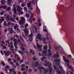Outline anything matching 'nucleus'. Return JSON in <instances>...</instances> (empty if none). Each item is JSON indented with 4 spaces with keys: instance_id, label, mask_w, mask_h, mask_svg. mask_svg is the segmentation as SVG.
<instances>
[{
    "instance_id": "29",
    "label": "nucleus",
    "mask_w": 74,
    "mask_h": 74,
    "mask_svg": "<svg viewBox=\"0 0 74 74\" xmlns=\"http://www.w3.org/2000/svg\"><path fill=\"white\" fill-rule=\"evenodd\" d=\"M10 10H11V7H9L7 9H6V11H10Z\"/></svg>"
},
{
    "instance_id": "26",
    "label": "nucleus",
    "mask_w": 74,
    "mask_h": 74,
    "mask_svg": "<svg viewBox=\"0 0 74 74\" xmlns=\"http://www.w3.org/2000/svg\"><path fill=\"white\" fill-rule=\"evenodd\" d=\"M57 72L58 74H62L61 71H59V70H58V71H57Z\"/></svg>"
},
{
    "instance_id": "30",
    "label": "nucleus",
    "mask_w": 74,
    "mask_h": 74,
    "mask_svg": "<svg viewBox=\"0 0 74 74\" xmlns=\"http://www.w3.org/2000/svg\"><path fill=\"white\" fill-rule=\"evenodd\" d=\"M64 61L65 63H68V62H69V60L67 59H66V60H64Z\"/></svg>"
},
{
    "instance_id": "17",
    "label": "nucleus",
    "mask_w": 74,
    "mask_h": 74,
    "mask_svg": "<svg viewBox=\"0 0 74 74\" xmlns=\"http://www.w3.org/2000/svg\"><path fill=\"white\" fill-rule=\"evenodd\" d=\"M19 15H23V11H20L18 12Z\"/></svg>"
},
{
    "instance_id": "22",
    "label": "nucleus",
    "mask_w": 74,
    "mask_h": 74,
    "mask_svg": "<svg viewBox=\"0 0 74 74\" xmlns=\"http://www.w3.org/2000/svg\"><path fill=\"white\" fill-rule=\"evenodd\" d=\"M17 42H14V47L16 48H17Z\"/></svg>"
},
{
    "instance_id": "14",
    "label": "nucleus",
    "mask_w": 74,
    "mask_h": 74,
    "mask_svg": "<svg viewBox=\"0 0 74 74\" xmlns=\"http://www.w3.org/2000/svg\"><path fill=\"white\" fill-rule=\"evenodd\" d=\"M36 11L38 14H40V10L38 8H36Z\"/></svg>"
},
{
    "instance_id": "12",
    "label": "nucleus",
    "mask_w": 74,
    "mask_h": 74,
    "mask_svg": "<svg viewBox=\"0 0 74 74\" xmlns=\"http://www.w3.org/2000/svg\"><path fill=\"white\" fill-rule=\"evenodd\" d=\"M1 4L2 5H4L6 3V1L5 0H1Z\"/></svg>"
},
{
    "instance_id": "49",
    "label": "nucleus",
    "mask_w": 74,
    "mask_h": 74,
    "mask_svg": "<svg viewBox=\"0 0 74 74\" xmlns=\"http://www.w3.org/2000/svg\"><path fill=\"white\" fill-rule=\"evenodd\" d=\"M45 63H47V64H48L49 63V62H48V61L47 60H45Z\"/></svg>"
},
{
    "instance_id": "54",
    "label": "nucleus",
    "mask_w": 74,
    "mask_h": 74,
    "mask_svg": "<svg viewBox=\"0 0 74 74\" xmlns=\"http://www.w3.org/2000/svg\"><path fill=\"white\" fill-rule=\"evenodd\" d=\"M17 25H16L14 27V29H17Z\"/></svg>"
},
{
    "instance_id": "16",
    "label": "nucleus",
    "mask_w": 74,
    "mask_h": 74,
    "mask_svg": "<svg viewBox=\"0 0 74 74\" xmlns=\"http://www.w3.org/2000/svg\"><path fill=\"white\" fill-rule=\"evenodd\" d=\"M58 49L59 51H62V48L60 46L58 47Z\"/></svg>"
},
{
    "instance_id": "44",
    "label": "nucleus",
    "mask_w": 74,
    "mask_h": 74,
    "mask_svg": "<svg viewBox=\"0 0 74 74\" xmlns=\"http://www.w3.org/2000/svg\"><path fill=\"white\" fill-rule=\"evenodd\" d=\"M33 36V34H30L29 36V37H32Z\"/></svg>"
},
{
    "instance_id": "15",
    "label": "nucleus",
    "mask_w": 74,
    "mask_h": 74,
    "mask_svg": "<svg viewBox=\"0 0 74 74\" xmlns=\"http://www.w3.org/2000/svg\"><path fill=\"white\" fill-rule=\"evenodd\" d=\"M12 0H8L7 2H8V5H10L11 4V3H13V2L12 1Z\"/></svg>"
},
{
    "instance_id": "21",
    "label": "nucleus",
    "mask_w": 74,
    "mask_h": 74,
    "mask_svg": "<svg viewBox=\"0 0 74 74\" xmlns=\"http://www.w3.org/2000/svg\"><path fill=\"white\" fill-rule=\"evenodd\" d=\"M42 69L44 71H45V73H48V70H47L45 68H43Z\"/></svg>"
},
{
    "instance_id": "52",
    "label": "nucleus",
    "mask_w": 74,
    "mask_h": 74,
    "mask_svg": "<svg viewBox=\"0 0 74 74\" xmlns=\"http://www.w3.org/2000/svg\"><path fill=\"white\" fill-rule=\"evenodd\" d=\"M46 39L47 40H49V37L47 36L46 37Z\"/></svg>"
},
{
    "instance_id": "37",
    "label": "nucleus",
    "mask_w": 74,
    "mask_h": 74,
    "mask_svg": "<svg viewBox=\"0 0 74 74\" xmlns=\"http://www.w3.org/2000/svg\"><path fill=\"white\" fill-rule=\"evenodd\" d=\"M7 60H8V61H9V62H11V61L12 60L11 59V58H9Z\"/></svg>"
},
{
    "instance_id": "11",
    "label": "nucleus",
    "mask_w": 74,
    "mask_h": 74,
    "mask_svg": "<svg viewBox=\"0 0 74 74\" xmlns=\"http://www.w3.org/2000/svg\"><path fill=\"white\" fill-rule=\"evenodd\" d=\"M14 12V13L15 15H18V13L16 12V9L15 8H14L12 10Z\"/></svg>"
},
{
    "instance_id": "23",
    "label": "nucleus",
    "mask_w": 74,
    "mask_h": 74,
    "mask_svg": "<svg viewBox=\"0 0 74 74\" xmlns=\"http://www.w3.org/2000/svg\"><path fill=\"white\" fill-rule=\"evenodd\" d=\"M28 27V24L27 23L25 25V29H27V27Z\"/></svg>"
},
{
    "instance_id": "25",
    "label": "nucleus",
    "mask_w": 74,
    "mask_h": 74,
    "mask_svg": "<svg viewBox=\"0 0 74 74\" xmlns=\"http://www.w3.org/2000/svg\"><path fill=\"white\" fill-rule=\"evenodd\" d=\"M21 48L22 51H24L25 50V48L22 46L21 47Z\"/></svg>"
},
{
    "instance_id": "24",
    "label": "nucleus",
    "mask_w": 74,
    "mask_h": 74,
    "mask_svg": "<svg viewBox=\"0 0 74 74\" xmlns=\"http://www.w3.org/2000/svg\"><path fill=\"white\" fill-rule=\"evenodd\" d=\"M18 52L19 53H20V54H21L22 55H23V52H22L20 50H19L18 51Z\"/></svg>"
},
{
    "instance_id": "53",
    "label": "nucleus",
    "mask_w": 74,
    "mask_h": 74,
    "mask_svg": "<svg viewBox=\"0 0 74 74\" xmlns=\"http://www.w3.org/2000/svg\"><path fill=\"white\" fill-rule=\"evenodd\" d=\"M22 34H23L22 36L24 37V38H25V36L24 35L23 32L22 33Z\"/></svg>"
},
{
    "instance_id": "2",
    "label": "nucleus",
    "mask_w": 74,
    "mask_h": 74,
    "mask_svg": "<svg viewBox=\"0 0 74 74\" xmlns=\"http://www.w3.org/2000/svg\"><path fill=\"white\" fill-rule=\"evenodd\" d=\"M31 3H32V2L30 1L29 3H27V7L29 8V10H30L31 11H32L33 10V9L32 8H30L31 7Z\"/></svg>"
},
{
    "instance_id": "10",
    "label": "nucleus",
    "mask_w": 74,
    "mask_h": 74,
    "mask_svg": "<svg viewBox=\"0 0 74 74\" xmlns=\"http://www.w3.org/2000/svg\"><path fill=\"white\" fill-rule=\"evenodd\" d=\"M1 19H0V24H1L2 22L3 21H4V17L2 16L1 17Z\"/></svg>"
},
{
    "instance_id": "40",
    "label": "nucleus",
    "mask_w": 74,
    "mask_h": 74,
    "mask_svg": "<svg viewBox=\"0 0 74 74\" xmlns=\"http://www.w3.org/2000/svg\"><path fill=\"white\" fill-rule=\"evenodd\" d=\"M29 16H30L29 15V14H26V17L27 18H29Z\"/></svg>"
},
{
    "instance_id": "46",
    "label": "nucleus",
    "mask_w": 74,
    "mask_h": 74,
    "mask_svg": "<svg viewBox=\"0 0 74 74\" xmlns=\"http://www.w3.org/2000/svg\"><path fill=\"white\" fill-rule=\"evenodd\" d=\"M45 59V57L41 58V60L42 61H43Z\"/></svg>"
},
{
    "instance_id": "36",
    "label": "nucleus",
    "mask_w": 74,
    "mask_h": 74,
    "mask_svg": "<svg viewBox=\"0 0 74 74\" xmlns=\"http://www.w3.org/2000/svg\"><path fill=\"white\" fill-rule=\"evenodd\" d=\"M14 57V55H13V54H12V53H11L10 54V58H13Z\"/></svg>"
},
{
    "instance_id": "28",
    "label": "nucleus",
    "mask_w": 74,
    "mask_h": 74,
    "mask_svg": "<svg viewBox=\"0 0 74 74\" xmlns=\"http://www.w3.org/2000/svg\"><path fill=\"white\" fill-rule=\"evenodd\" d=\"M43 42L45 44V43H46V40H45V38H43Z\"/></svg>"
},
{
    "instance_id": "32",
    "label": "nucleus",
    "mask_w": 74,
    "mask_h": 74,
    "mask_svg": "<svg viewBox=\"0 0 74 74\" xmlns=\"http://www.w3.org/2000/svg\"><path fill=\"white\" fill-rule=\"evenodd\" d=\"M10 32L11 33H14V31L12 30V28L10 29Z\"/></svg>"
},
{
    "instance_id": "9",
    "label": "nucleus",
    "mask_w": 74,
    "mask_h": 74,
    "mask_svg": "<svg viewBox=\"0 0 74 74\" xmlns=\"http://www.w3.org/2000/svg\"><path fill=\"white\" fill-rule=\"evenodd\" d=\"M12 53L10 51H7V52H5L4 54H5V55H7V56H9V55L11 54Z\"/></svg>"
},
{
    "instance_id": "62",
    "label": "nucleus",
    "mask_w": 74,
    "mask_h": 74,
    "mask_svg": "<svg viewBox=\"0 0 74 74\" xmlns=\"http://www.w3.org/2000/svg\"><path fill=\"white\" fill-rule=\"evenodd\" d=\"M13 53H15V51H14V49H13L12 51Z\"/></svg>"
},
{
    "instance_id": "50",
    "label": "nucleus",
    "mask_w": 74,
    "mask_h": 74,
    "mask_svg": "<svg viewBox=\"0 0 74 74\" xmlns=\"http://www.w3.org/2000/svg\"><path fill=\"white\" fill-rule=\"evenodd\" d=\"M10 64H11V65H12L13 64H14L11 61L10 62Z\"/></svg>"
},
{
    "instance_id": "63",
    "label": "nucleus",
    "mask_w": 74,
    "mask_h": 74,
    "mask_svg": "<svg viewBox=\"0 0 74 74\" xmlns=\"http://www.w3.org/2000/svg\"><path fill=\"white\" fill-rule=\"evenodd\" d=\"M16 20L17 21H19V18H18V17H16Z\"/></svg>"
},
{
    "instance_id": "18",
    "label": "nucleus",
    "mask_w": 74,
    "mask_h": 74,
    "mask_svg": "<svg viewBox=\"0 0 74 74\" xmlns=\"http://www.w3.org/2000/svg\"><path fill=\"white\" fill-rule=\"evenodd\" d=\"M48 53H49V56H51V50H50V49H49L48 50Z\"/></svg>"
},
{
    "instance_id": "5",
    "label": "nucleus",
    "mask_w": 74,
    "mask_h": 74,
    "mask_svg": "<svg viewBox=\"0 0 74 74\" xmlns=\"http://www.w3.org/2000/svg\"><path fill=\"white\" fill-rule=\"evenodd\" d=\"M36 46L38 49H39V50H40H40L39 51V52H41V51H42V49H41L42 45L40 46V45H38V43H37Z\"/></svg>"
},
{
    "instance_id": "41",
    "label": "nucleus",
    "mask_w": 74,
    "mask_h": 74,
    "mask_svg": "<svg viewBox=\"0 0 74 74\" xmlns=\"http://www.w3.org/2000/svg\"><path fill=\"white\" fill-rule=\"evenodd\" d=\"M9 71H10V74H11L12 72V70L11 69H9Z\"/></svg>"
},
{
    "instance_id": "64",
    "label": "nucleus",
    "mask_w": 74,
    "mask_h": 74,
    "mask_svg": "<svg viewBox=\"0 0 74 74\" xmlns=\"http://www.w3.org/2000/svg\"><path fill=\"white\" fill-rule=\"evenodd\" d=\"M21 67H25V65L24 64H23L21 65Z\"/></svg>"
},
{
    "instance_id": "38",
    "label": "nucleus",
    "mask_w": 74,
    "mask_h": 74,
    "mask_svg": "<svg viewBox=\"0 0 74 74\" xmlns=\"http://www.w3.org/2000/svg\"><path fill=\"white\" fill-rule=\"evenodd\" d=\"M33 59L34 60H37V58L36 57H34L33 58Z\"/></svg>"
},
{
    "instance_id": "34",
    "label": "nucleus",
    "mask_w": 74,
    "mask_h": 74,
    "mask_svg": "<svg viewBox=\"0 0 74 74\" xmlns=\"http://www.w3.org/2000/svg\"><path fill=\"white\" fill-rule=\"evenodd\" d=\"M42 53H47V50H45L42 51Z\"/></svg>"
},
{
    "instance_id": "4",
    "label": "nucleus",
    "mask_w": 74,
    "mask_h": 74,
    "mask_svg": "<svg viewBox=\"0 0 74 74\" xmlns=\"http://www.w3.org/2000/svg\"><path fill=\"white\" fill-rule=\"evenodd\" d=\"M59 62H60V59H59L58 60H53V64H54L55 63L56 64H58V63H59Z\"/></svg>"
},
{
    "instance_id": "20",
    "label": "nucleus",
    "mask_w": 74,
    "mask_h": 74,
    "mask_svg": "<svg viewBox=\"0 0 74 74\" xmlns=\"http://www.w3.org/2000/svg\"><path fill=\"white\" fill-rule=\"evenodd\" d=\"M6 42L7 44H9V45L8 46V47H10V41H6Z\"/></svg>"
},
{
    "instance_id": "47",
    "label": "nucleus",
    "mask_w": 74,
    "mask_h": 74,
    "mask_svg": "<svg viewBox=\"0 0 74 74\" xmlns=\"http://www.w3.org/2000/svg\"><path fill=\"white\" fill-rule=\"evenodd\" d=\"M24 6H25V4L24 3H23L21 4V6L22 7H24Z\"/></svg>"
},
{
    "instance_id": "59",
    "label": "nucleus",
    "mask_w": 74,
    "mask_h": 74,
    "mask_svg": "<svg viewBox=\"0 0 74 74\" xmlns=\"http://www.w3.org/2000/svg\"><path fill=\"white\" fill-rule=\"evenodd\" d=\"M2 44H5V42H4V41H2Z\"/></svg>"
},
{
    "instance_id": "33",
    "label": "nucleus",
    "mask_w": 74,
    "mask_h": 74,
    "mask_svg": "<svg viewBox=\"0 0 74 74\" xmlns=\"http://www.w3.org/2000/svg\"><path fill=\"white\" fill-rule=\"evenodd\" d=\"M48 48V46L47 45H45L44 47V49H47Z\"/></svg>"
},
{
    "instance_id": "56",
    "label": "nucleus",
    "mask_w": 74,
    "mask_h": 74,
    "mask_svg": "<svg viewBox=\"0 0 74 74\" xmlns=\"http://www.w3.org/2000/svg\"><path fill=\"white\" fill-rule=\"evenodd\" d=\"M13 18H15H15L16 17V16L15 15H14L13 16Z\"/></svg>"
},
{
    "instance_id": "43",
    "label": "nucleus",
    "mask_w": 74,
    "mask_h": 74,
    "mask_svg": "<svg viewBox=\"0 0 74 74\" xmlns=\"http://www.w3.org/2000/svg\"><path fill=\"white\" fill-rule=\"evenodd\" d=\"M23 60H24L23 59H22V60H21L20 61V63H22L23 62Z\"/></svg>"
},
{
    "instance_id": "7",
    "label": "nucleus",
    "mask_w": 74,
    "mask_h": 74,
    "mask_svg": "<svg viewBox=\"0 0 74 74\" xmlns=\"http://www.w3.org/2000/svg\"><path fill=\"white\" fill-rule=\"evenodd\" d=\"M27 29H25L24 30V32L25 34V35L27 36L29 34V30H27Z\"/></svg>"
},
{
    "instance_id": "6",
    "label": "nucleus",
    "mask_w": 74,
    "mask_h": 74,
    "mask_svg": "<svg viewBox=\"0 0 74 74\" xmlns=\"http://www.w3.org/2000/svg\"><path fill=\"white\" fill-rule=\"evenodd\" d=\"M17 12H19L20 11H22V8H21L20 6H18L17 7Z\"/></svg>"
},
{
    "instance_id": "42",
    "label": "nucleus",
    "mask_w": 74,
    "mask_h": 74,
    "mask_svg": "<svg viewBox=\"0 0 74 74\" xmlns=\"http://www.w3.org/2000/svg\"><path fill=\"white\" fill-rule=\"evenodd\" d=\"M10 24H11V22H10L8 23V26L9 27L10 25Z\"/></svg>"
},
{
    "instance_id": "31",
    "label": "nucleus",
    "mask_w": 74,
    "mask_h": 74,
    "mask_svg": "<svg viewBox=\"0 0 74 74\" xmlns=\"http://www.w3.org/2000/svg\"><path fill=\"white\" fill-rule=\"evenodd\" d=\"M4 14V11H3V12H1L0 13V14L1 15H3V14Z\"/></svg>"
},
{
    "instance_id": "8",
    "label": "nucleus",
    "mask_w": 74,
    "mask_h": 74,
    "mask_svg": "<svg viewBox=\"0 0 74 74\" xmlns=\"http://www.w3.org/2000/svg\"><path fill=\"white\" fill-rule=\"evenodd\" d=\"M38 36H36V38L37 39H39V40L40 41H42V37H41V35L40 34H38Z\"/></svg>"
},
{
    "instance_id": "61",
    "label": "nucleus",
    "mask_w": 74,
    "mask_h": 74,
    "mask_svg": "<svg viewBox=\"0 0 74 74\" xmlns=\"http://www.w3.org/2000/svg\"><path fill=\"white\" fill-rule=\"evenodd\" d=\"M71 71H74V68L72 67L71 68Z\"/></svg>"
},
{
    "instance_id": "60",
    "label": "nucleus",
    "mask_w": 74,
    "mask_h": 74,
    "mask_svg": "<svg viewBox=\"0 0 74 74\" xmlns=\"http://www.w3.org/2000/svg\"><path fill=\"white\" fill-rule=\"evenodd\" d=\"M21 70L22 71H24V68L22 67L21 68Z\"/></svg>"
},
{
    "instance_id": "13",
    "label": "nucleus",
    "mask_w": 74,
    "mask_h": 74,
    "mask_svg": "<svg viewBox=\"0 0 74 74\" xmlns=\"http://www.w3.org/2000/svg\"><path fill=\"white\" fill-rule=\"evenodd\" d=\"M4 69L5 71H8L10 69V67H8V66H6L5 67V68H4Z\"/></svg>"
},
{
    "instance_id": "39",
    "label": "nucleus",
    "mask_w": 74,
    "mask_h": 74,
    "mask_svg": "<svg viewBox=\"0 0 74 74\" xmlns=\"http://www.w3.org/2000/svg\"><path fill=\"white\" fill-rule=\"evenodd\" d=\"M35 66H38V62H35Z\"/></svg>"
},
{
    "instance_id": "57",
    "label": "nucleus",
    "mask_w": 74,
    "mask_h": 74,
    "mask_svg": "<svg viewBox=\"0 0 74 74\" xmlns=\"http://www.w3.org/2000/svg\"><path fill=\"white\" fill-rule=\"evenodd\" d=\"M33 14H31V19H33Z\"/></svg>"
},
{
    "instance_id": "55",
    "label": "nucleus",
    "mask_w": 74,
    "mask_h": 74,
    "mask_svg": "<svg viewBox=\"0 0 74 74\" xmlns=\"http://www.w3.org/2000/svg\"><path fill=\"white\" fill-rule=\"evenodd\" d=\"M29 72H32V70L30 69H29Z\"/></svg>"
},
{
    "instance_id": "51",
    "label": "nucleus",
    "mask_w": 74,
    "mask_h": 74,
    "mask_svg": "<svg viewBox=\"0 0 74 74\" xmlns=\"http://www.w3.org/2000/svg\"><path fill=\"white\" fill-rule=\"evenodd\" d=\"M44 68V67H40L39 68V70H42L43 68Z\"/></svg>"
},
{
    "instance_id": "48",
    "label": "nucleus",
    "mask_w": 74,
    "mask_h": 74,
    "mask_svg": "<svg viewBox=\"0 0 74 74\" xmlns=\"http://www.w3.org/2000/svg\"><path fill=\"white\" fill-rule=\"evenodd\" d=\"M7 6H3V9H6Z\"/></svg>"
},
{
    "instance_id": "3",
    "label": "nucleus",
    "mask_w": 74,
    "mask_h": 74,
    "mask_svg": "<svg viewBox=\"0 0 74 74\" xmlns=\"http://www.w3.org/2000/svg\"><path fill=\"white\" fill-rule=\"evenodd\" d=\"M48 64V67H49L50 69L49 73H52V68L51 67V64L50 63H49Z\"/></svg>"
},
{
    "instance_id": "27",
    "label": "nucleus",
    "mask_w": 74,
    "mask_h": 74,
    "mask_svg": "<svg viewBox=\"0 0 74 74\" xmlns=\"http://www.w3.org/2000/svg\"><path fill=\"white\" fill-rule=\"evenodd\" d=\"M1 64H2L3 66H5V63H4V62L3 61H1Z\"/></svg>"
},
{
    "instance_id": "35",
    "label": "nucleus",
    "mask_w": 74,
    "mask_h": 74,
    "mask_svg": "<svg viewBox=\"0 0 74 74\" xmlns=\"http://www.w3.org/2000/svg\"><path fill=\"white\" fill-rule=\"evenodd\" d=\"M54 48L55 49L56 51H57V50H58V48L56 45L54 46Z\"/></svg>"
},
{
    "instance_id": "19",
    "label": "nucleus",
    "mask_w": 74,
    "mask_h": 74,
    "mask_svg": "<svg viewBox=\"0 0 74 74\" xmlns=\"http://www.w3.org/2000/svg\"><path fill=\"white\" fill-rule=\"evenodd\" d=\"M3 25L4 26H5V27H7V26H8V25L6 21H4V22Z\"/></svg>"
},
{
    "instance_id": "1",
    "label": "nucleus",
    "mask_w": 74,
    "mask_h": 74,
    "mask_svg": "<svg viewBox=\"0 0 74 74\" xmlns=\"http://www.w3.org/2000/svg\"><path fill=\"white\" fill-rule=\"evenodd\" d=\"M20 19L21 20L19 21L18 22L19 24L20 25H23L25 23L26 20L25 18L22 16L21 17Z\"/></svg>"
},
{
    "instance_id": "58",
    "label": "nucleus",
    "mask_w": 74,
    "mask_h": 74,
    "mask_svg": "<svg viewBox=\"0 0 74 74\" xmlns=\"http://www.w3.org/2000/svg\"><path fill=\"white\" fill-rule=\"evenodd\" d=\"M44 31L45 32H46V33L48 32H47V29H44Z\"/></svg>"
},
{
    "instance_id": "45",
    "label": "nucleus",
    "mask_w": 74,
    "mask_h": 74,
    "mask_svg": "<svg viewBox=\"0 0 74 74\" xmlns=\"http://www.w3.org/2000/svg\"><path fill=\"white\" fill-rule=\"evenodd\" d=\"M10 21H12V22H15V21L14 20H13L12 18H10Z\"/></svg>"
}]
</instances>
